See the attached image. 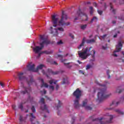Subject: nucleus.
Returning <instances> with one entry per match:
<instances>
[{
	"instance_id": "13d9d810",
	"label": "nucleus",
	"mask_w": 124,
	"mask_h": 124,
	"mask_svg": "<svg viewBox=\"0 0 124 124\" xmlns=\"http://www.w3.org/2000/svg\"><path fill=\"white\" fill-rule=\"evenodd\" d=\"M118 19H119V20H122V21H124V17H121V18L119 16V17H118Z\"/></svg>"
},
{
	"instance_id": "79ce46f5",
	"label": "nucleus",
	"mask_w": 124,
	"mask_h": 124,
	"mask_svg": "<svg viewBox=\"0 0 124 124\" xmlns=\"http://www.w3.org/2000/svg\"><path fill=\"white\" fill-rule=\"evenodd\" d=\"M98 13L99 14V15L101 16L102 15V13H103V11H100V10H98Z\"/></svg>"
},
{
	"instance_id": "e2e57ef3",
	"label": "nucleus",
	"mask_w": 124,
	"mask_h": 124,
	"mask_svg": "<svg viewBox=\"0 0 124 124\" xmlns=\"http://www.w3.org/2000/svg\"><path fill=\"white\" fill-rule=\"evenodd\" d=\"M112 24H116V21H115V20H113L112 21Z\"/></svg>"
},
{
	"instance_id": "b1692460",
	"label": "nucleus",
	"mask_w": 124,
	"mask_h": 124,
	"mask_svg": "<svg viewBox=\"0 0 124 124\" xmlns=\"http://www.w3.org/2000/svg\"><path fill=\"white\" fill-rule=\"evenodd\" d=\"M58 31H64V29H63V28L62 27H59L57 29H55V31L56 33L58 34Z\"/></svg>"
},
{
	"instance_id": "ddd939ff",
	"label": "nucleus",
	"mask_w": 124,
	"mask_h": 124,
	"mask_svg": "<svg viewBox=\"0 0 124 124\" xmlns=\"http://www.w3.org/2000/svg\"><path fill=\"white\" fill-rule=\"evenodd\" d=\"M87 103H88L87 100L83 101L82 105V107H85L86 110H92L93 109V108L91 107L90 106H87Z\"/></svg>"
},
{
	"instance_id": "423d86ee",
	"label": "nucleus",
	"mask_w": 124,
	"mask_h": 124,
	"mask_svg": "<svg viewBox=\"0 0 124 124\" xmlns=\"http://www.w3.org/2000/svg\"><path fill=\"white\" fill-rule=\"evenodd\" d=\"M44 35H41L40 36V38L42 40H43V41L42 43H40V46H42V47H43L44 48V44L46 45H49L50 44V41H49L47 38H45Z\"/></svg>"
},
{
	"instance_id": "4be33fe9",
	"label": "nucleus",
	"mask_w": 124,
	"mask_h": 124,
	"mask_svg": "<svg viewBox=\"0 0 124 124\" xmlns=\"http://www.w3.org/2000/svg\"><path fill=\"white\" fill-rule=\"evenodd\" d=\"M97 21H98V18H97L96 16H93L90 21V23L91 24H93V22H97Z\"/></svg>"
},
{
	"instance_id": "de8ad7c7",
	"label": "nucleus",
	"mask_w": 124,
	"mask_h": 124,
	"mask_svg": "<svg viewBox=\"0 0 124 124\" xmlns=\"http://www.w3.org/2000/svg\"><path fill=\"white\" fill-rule=\"evenodd\" d=\"M106 36H107V34H104L103 36H101V38H103V39H105V37H106Z\"/></svg>"
},
{
	"instance_id": "412c9836",
	"label": "nucleus",
	"mask_w": 124,
	"mask_h": 124,
	"mask_svg": "<svg viewBox=\"0 0 124 124\" xmlns=\"http://www.w3.org/2000/svg\"><path fill=\"white\" fill-rule=\"evenodd\" d=\"M43 67H45V66L43 64L39 65L36 68V72H38V70H39V69H42Z\"/></svg>"
},
{
	"instance_id": "c9c22d12",
	"label": "nucleus",
	"mask_w": 124,
	"mask_h": 124,
	"mask_svg": "<svg viewBox=\"0 0 124 124\" xmlns=\"http://www.w3.org/2000/svg\"><path fill=\"white\" fill-rule=\"evenodd\" d=\"M92 52H93V55H92V58L93 59V61H94V55L95 54V51L94 50H93Z\"/></svg>"
},
{
	"instance_id": "603ef678",
	"label": "nucleus",
	"mask_w": 124,
	"mask_h": 124,
	"mask_svg": "<svg viewBox=\"0 0 124 124\" xmlns=\"http://www.w3.org/2000/svg\"><path fill=\"white\" fill-rule=\"evenodd\" d=\"M75 120V117L72 118V124H74V121Z\"/></svg>"
},
{
	"instance_id": "2eb2a0df",
	"label": "nucleus",
	"mask_w": 124,
	"mask_h": 124,
	"mask_svg": "<svg viewBox=\"0 0 124 124\" xmlns=\"http://www.w3.org/2000/svg\"><path fill=\"white\" fill-rule=\"evenodd\" d=\"M39 81H41L42 82V84L41 85V88H43V87H45V88H48L49 87V85L47 83H45L44 82V79L42 78H39Z\"/></svg>"
},
{
	"instance_id": "09e8293b",
	"label": "nucleus",
	"mask_w": 124,
	"mask_h": 124,
	"mask_svg": "<svg viewBox=\"0 0 124 124\" xmlns=\"http://www.w3.org/2000/svg\"><path fill=\"white\" fill-rule=\"evenodd\" d=\"M104 6L105 9H106L107 8V4H106V3L105 2L104 3Z\"/></svg>"
},
{
	"instance_id": "37998d69",
	"label": "nucleus",
	"mask_w": 124,
	"mask_h": 124,
	"mask_svg": "<svg viewBox=\"0 0 124 124\" xmlns=\"http://www.w3.org/2000/svg\"><path fill=\"white\" fill-rule=\"evenodd\" d=\"M67 81V79H66L65 78H63L62 84H65L66 83Z\"/></svg>"
},
{
	"instance_id": "473e14b6",
	"label": "nucleus",
	"mask_w": 124,
	"mask_h": 124,
	"mask_svg": "<svg viewBox=\"0 0 124 124\" xmlns=\"http://www.w3.org/2000/svg\"><path fill=\"white\" fill-rule=\"evenodd\" d=\"M89 9L90 10V14H93V7L92 6L90 7Z\"/></svg>"
},
{
	"instance_id": "f8f14e48",
	"label": "nucleus",
	"mask_w": 124,
	"mask_h": 124,
	"mask_svg": "<svg viewBox=\"0 0 124 124\" xmlns=\"http://www.w3.org/2000/svg\"><path fill=\"white\" fill-rule=\"evenodd\" d=\"M34 66H35V65H34V64L31 65V63H30L29 65H27V68L29 71L36 72V69L34 68Z\"/></svg>"
},
{
	"instance_id": "bb28decb",
	"label": "nucleus",
	"mask_w": 124,
	"mask_h": 124,
	"mask_svg": "<svg viewBox=\"0 0 124 124\" xmlns=\"http://www.w3.org/2000/svg\"><path fill=\"white\" fill-rule=\"evenodd\" d=\"M25 103H21L20 104H19V105H18V108L19 109H20L21 110V111H23V109H24V107L23 105H24V104H25Z\"/></svg>"
},
{
	"instance_id": "f3484780",
	"label": "nucleus",
	"mask_w": 124,
	"mask_h": 124,
	"mask_svg": "<svg viewBox=\"0 0 124 124\" xmlns=\"http://www.w3.org/2000/svg\"><path fill=\"white\" fill-rule=\"evenodd\" d=\"M37 46L33 48L34 52H35V53H36V54H37V53H39V51H41V50L43 49L44 47H42V46Z\"/></svg>"
},
{
	"instance_id": "cd10ccee",
	"label": "nucleus",
	"mask_w": 124,
	"mask_h": 124,
	"mask_svg": "<svg viewBox=\"0 0 124 124\" xmlns=\"http://www.w3.org/2000/svg\"><path fill=\"white\" fill-rule=\"evenodd\" d=\"M87 26H88V25H87V24L81 25L80 26V29H81V30L84 31V30H86V29L87 28Z\"/></svg>"
},
{
	"instance_id": "2f4dec72",
	"label": "nucleus",
	"mask_w": 124,
	"mask_h": 124,
	"mask_svg": "<svg viewBox=\"0 0 124 124\" xmlns=\"http://www.w3.org/2000/svg\"><path fill=\"white\" fill-rule=\"evenodd\" d=\"M123 92V90L118 88L116 89L115 93H121Z\"/></svg>"
},
{
	"instance_id": "c85d7f7f",
	"label": "nucleus",
	"mask_w": 124,
	"mask_h": 124,
	"mask_svg": "<svg viewBox=\"0 0 124 124\" xmlns=\"http://www.w3.org/2000/svg\"><path fill=\"white\" fill-rule=\"evenodd\" d=\"M119 103H120V102H116L115 101H113L112 104L110 105V106H112V105H114L115 106H118Z\"/></svg>"
},
{
	"instance_id": "58836bf2",
	"label": "nucleus",
	"mask_w": 124,
	"mask_h": 124,
	"mask_svg": "<svg viewBox=\"0 0 124 124\" xmlns=\"http://www.w3.org/2000/svg\"><path fill=\"white\" fill-rule=\"evenodd\" d=\"M19 122L20 123H22V122H23V116H22V115H20L19 117Z\"/></svg>"
},
{
	"instance_id": "5fc2aeb1",
	"label": "nucleus",
	"mask_w": 124,
	"mask_h": 124,
	"mask_svg": "<svg viewBox=\"0 0 124 124\" xmlns=\"http://www.w3.org/2000/svg\"><path fill=\"white\" fill-rule=\"evenodd\" d=\"M12 108L13 109H14V110H16V106H15V105H13Z\"/></svg>"
},
{
	"instance_id": "7c9ffc66",
	"label": "nucleus",
	"mask_w": 124,
	"mask_h": 124,
	"mask_svg": "<svg viewBox=\"0 0 124 124\" xmlns=\"http://www.w3.org/2000/svg\"><path fill=\"white\" fill-rule=\"evenodd\" d=\"M62 102H61V101L58 100V105L57 106V109H59V108H61L62 107Z\"/></svg>"
},
{
	"instance_id": "49530a36",
	"label": "nucleus",
	"mask_w": 124,
	"mask_h": 124,
	"mask_svg": "<svg viewBox=\"0 0 124 124\" xmlns=\"http://www.w3.org/2000/svg\"><path fill=\"white\" fill-rule=\"evenodd\" d=\"M58 45H60V44H62V40L59 41L57 42Z\"/></svg>"
},
{
	"instance_id": "1a4fd4ad",
	"label": "nucleus",
	"mask_w": 124,
	"mask_h": 124,
	"mask_svg": "<svg viewBox=\"0 0 124 124\" xmlns=\"http://www.w3.org/2000/svg\"><path fill=\"white\" fill-rule=\"evenodd\" d=\"M73 95L76 97V99H80V97L82 95V92L79 88H78L73 93Z\"/></svg>"
},
{
	"instance_id": "393cba45",
	"label": "nucleus",
	"mask_w": 124,
	"mask_h": 124,
	"mask_svg": "<svg viewBox=\"0 0 124 124\" xmlns=\"http://www.w3.org/2000/svg\"><path fill=\"white\" fill-rule=\"evenodd\" d=\"M115 111L116 112V113H118V114H120V115H124V111H122L119 109H115Z\"/></svg>"
},
{
	"instance_id": "c756f323",
	"label": "nucleus",
	"mask_w": 124,
	"mask_h": 124,
	"mask_svg": "<svg viewBox=\"0 0 124 124\" xmlns=\"http://www.w3.org/2000/svg\"><path fill=\"white\" fill-rule=\"evenodd\" d=\"M42 53L44 54H46V55H49L50 54H52V53H53V51L46 50V51H43Z\"/></svg>"
},
{
	"instance_id": "6ab92c4d",
	"label": "nucleus",
	"mask_w": 124,
	"mask_h": 124,
	"mask_svg": "<svg viewBox=\"0 0 124 124\" xmlns=\"http://www.w3.org/2000/svg\"><path fill=\"white\" fill-rule=\"evenodd\" d=\"M86 41V38H83L82 39V41L81 44L78 47V49H81V48H82V47H84V45H85V42Z\"/></svg>"
},
{
	"instance_id": "f704fd0d",
	"label": "nucleus",
	"mask_w": 124,
	"mask_h": 124,
	"mask_svg": "<svg viewBox=\"0 0 124 124\" xmlns=\"http://www.w3.org/2000/svg\"><path fill=\"white\" fill-rule=\"evenodd\" d=\"M31 110L32 111V112H33V113H35V108H34V106H32V108H31Z\"/></svg>"
},
{
	"instance_id": "39448f33",
	"label": "nucleus",
	"mask_w": 124,
	"mask_h": 124,
	"mask_svg": "<svg viewBox=\"0 0 124 124\" xmlns=\"http://www.w3.org/2000/svg\"><path fill=\"white\" fill-rule=\"evenodd\" d=\"M42 73L47 78L49 77V75H57V74H59L58 71L53 72L51 69H48L46 72L44 70H42Z\"/></svg>"
},
{
	"instance_id": "4d7b16f0",
	"label": "nucleus",
	"mask_w": 124,
	"mask_h": 124,
	"mask_svg": "<svg viewBox=\"0 0 124 124\" xmlns=\"http://www.w3.org/2000/svg\"><path fill=\"white\" fill-rule=\"evenodd\" d=\"M58 80H55V81H53V83L54 84V85H58V84H57V83L58 82Z\"/></svg>"
},
{
	"instance_id": "72a5a7b5",
	"label": "nucleus",
	"mask_w": 124,
	"mask_h": 124,
	"mask_svg": "<svg viewBox=\"0 0 124 124\" xmlns=\"http://www.w3.org/2000/svg\"><path fill=\"white\" fill-rule=\"evenodd\" d=\"M109 73H110V70H107V75L108 76V79H110V78H111V76H110Z\"/></svg>"
},
{
	"instance_id": "774afa93",
	"label": "nucleus",
	"mask_w": 124,
	"mask_h": 124,
	"mask_svg": "<svg viewBox=\"0 0 124 124\" xmlns=\"http://www.w3.org/2000/svg\"><path fill=\"white\" fill-rule=\"evenodd\" d=\"M87 4H91V2L90 1L87 2Z\"/></svg>"
},
{
	"instance_id": "338daca9",
	"label": "nucleus",
	"mask_w": 124,
	"mask_h": 124,
	"mask_svg": "<svg viewBox=\"0 0 124 124\" xmlns=\"http://www.w3.org/2000/svg\"><path fill=\"white\" fill-rule=\"evenodd\" d=\"M117 34H115V35L113 36V37L116 38V37H117Z\"/></svg>"
},
{
	"instance_id": "e433bc0d",
	"label": "nucleus",
	"mask_w": 124,
	"mask_h": 124,
	"mask_svg": "<svg viewBox=\"0 0 124 124\" xmlns=\"http://www.w3.org/2000/svg\"><path fill=\"white\" fill-rule=\"evenodd\" d=\"M90 68H92V65H87L86 66V69L87 70H88V69H90Z\"/></svg>"
},
{
	"instance_id": "9d476101",
	"label": "nucleus",
	"mask_w": 124,
	"mask_h": 124,
	"mask_svg": "<svg viewBox=\"0 0 124 124\" xmlns=\"http://www.w3.org/2000/svg\"><path fill=\"white\" fill-rule=\"evenodd\" d=\"M41 104V109L42 111H44V110H46L47 113H49V110L47 109V106L45 105V101H44V98H42L40 100Z\"/></svg>"
},
{
	"instance_id": "f03ea898",
	"label": "nucleus",
	"mask_w": 124,
	"mask_h": 124,
	"mask_svg": "<svg viewBox=\"0 0 124 124\" xmlns=\"http://www.w3.org/2000/svg\"><path fill=\"white\" fill-rule=\"evenodd\" d=\"M92 48H93L92 46L89 47V48L86 47L83 49L82 51H78L79 57L81 58V59H82V60H86L89 56L92 55V51L91 52V49H92Z\"/></svg>"
},
{
	"instance_id": "bf43d9fd",
	"label": "nucleus",
	"mask_w": 124,
	"mask_h": 124,
	"mask_svg": "<svg viewBox=\"0 0 124 124\" xmlns=\"http://www.w3.org/2000/svg\"><path fill=\"white\" fill-rule=\"evenodd\" d=\"M53 64H55V65H58V63L56 61H54Z\"/></svg>"
},
{
	"instance_id": "0eeeda50",
	"label": "nucleus",
	"mask_w": 124,
	"mask_h": 124,
	"mask_svg": "<svg viewBox=\"0 0 124 124\" xmlns=\"http://www.w3.org/2000/svg\"><path fill=\"white\" fill-rule=\"evenodd\" d=\"M122 48H123V42L122 41H120L119 42L118 45L116 46V49L114 51L113 56H114V57H118V55L115 54V53H117V52H120V51L122 50Z\"/></svg>"
},
{
	"instance_id": "aec40b11",
	"label": "nucleus",
	"mask_w": 124,
	"mask_h": 124,
	"mask_svg": "<svg viewBox=\"0 0 124 124\" xmlns=\"http://www.w3.org/2000/svg\"><path fill=\"white\" fill-rule=\"evenodd\" d=\"M70 63H72V62H67V63L64 62L63 64L65 67H67V68H69V69H70V68L72 67V65H69L70 64Z\"/></svg>"
},
{
	"instance_id": "864d4df0",
	"label": "nucleus",
	"mask_w": 124,
	"mask_h": 124,
	"mask_svg": "<svg viewBox=\"0 0 124 124\" xmlns=\"http://www.w3.org/2000/svg\"><path fill=\"white\" fill-rule=\"evenodd\" d=\"M45 97L46 98V100H49V101H51V99L49 98L48 96H46Z\"/></svg>"
},
{
	"instance_id": "69168bd1",
	"label": "nucleus",
	"mask_w": 124,
	"mask_h": 124,
	"mask_svg": "<svg viewBox=\"0 0 124 124\" xmlns=\"http://www.w3.org/2000/svg\"><path fill=\"white\" fill-rule=\"evenodd\" d=\"M102 48H103V50H105V49H106V47H105L104 46H103Z\"/></svg>"
},
{
	"instance_id": "a211bd4d",
	"label": "nucleus",
	"mask_w": 124,
	"mask_h": 124,
	"mask_svg": "<svg viewBox=\"0 0 124 124\" xmlns=\"http://www.w3.org/2000/svg\"><path fill=\"white\" fill-rule=\"evenodd\" d=\"M80 99H77L76 100H75L74 101V106H75V108H76V109H78V108H79V107H80V105H79V100Z\"/></svg>"
},
{
	"instance_id": "052dcab7",
	"label": "nucleus",
	"mask_w": 124,
	"mask_h": 124,
	"mask_svg": "<svg viewBox=\"0 0 124 124\" xmlns=\"http://www.w3.org/2000/svg\"><path fill=\"white\" fill-rule=\"evenodd\" d=\"M79 73H81V74L84 75V72L82 70H79Z\"/></svg>"
},
{
	"instance_id": "a878e982",
	"label": "nucleus",
	"mask_w": 124,
	"mask_h": 124,
	"mask_svg": "<svg viewBox=\"0 0 124 124\" xmlns=\"http://www.w3.org/2000/svg\"><path fill=\"white\" fill-rule=\"evenodd\" d=\"M93 42H95V41L94 39H88L86 40V43H87L88 44L90 43H93Z\"/></svg>"
},
{
	"instance_id": "dca6fc26",
	"label": "nucleus",
	"mask_w": 124,
	"mask_h": 124,
	"mask_svg": "<svg viewBox=\"0 0 124 124\" xmlns=\"http://www.w3.org/2000/svg\"><path fill=\"white\" fill-rule=\"evenodd\" d=\"M25 91H21V94H26V93H30L31 92V88L29 87L28 88H25Z\"/></svg>"
},
{
	"instance_id": "a18cd8bd",
	"label": "nucleus",
	"mask_w": 124,
	"mask_h": 124,
	"mask_svg": "<svg viewBox=\"0 0 124 124\" xmlns=\"http://www.w3.org/2000/svg\"><path fill=\"white\" fill-rule=\"evenodd\" d=\"M49 83L50 85H52L54 83V79H51L49 81Z\"/></svg>"
},
{
	"instance_id": "ea45409f",
	"label": "nucleus",
	"mask_w": 124,
	"mask_h": 124,
	"mask_svg": "<svg viewBox=\"0 0 124 124\" xmlns=\"http://www.w3.org/2000/svg\"><path fill=\"white\" fill-rule=\"evenodd\" d=\"M50 90H52V91H54L55 90V87L53 86H49V87Z\"/></svg>"
},
{
	"instance_id": "0e129e2a",
	"label": "nucleus",
	"mask_w": 124,
	"mask_h": 124,
	"mask_svg": "<svg viewBox=\"0 0 124 124\" xmlns=\"http://www.w3.org/2000/svg\"><path fill=\"white\" fill-rule=\"evenodd\" d=\"M47 93V91H46V90H44V93L46 94V93Z\"/></svg>"
},
{
	"instance_id": "680f3d73",
	"label": "nucleus",
	"mask_w": 124,
	"mask_h": 124,
	"mask_svg": "<svg viewBox=\"0 0 124 124\" xmlns=\"http://www.w3.org/2000/svg\"><path fill=\"white\" fill-rule=\"evenodd\" d=\"M67 56H68V53H67V54H66L65 55H64L63 56V57H64V58H65L66 57H67Z\"/></svg>"
},
{
	"instance_id": "c03bdc74",
	"label": "nucleus",
	"mask_w": 124,
	"mask_h": 124,
	"mask_svg": "<svg viewBox=\"0 0 124 124\" xmlns=\"http://www.w3.org/2000/svg\"><path fill=\"white\" fill-rule=\"evenodd\" d=\"M60 61L61 62H66L67 61V59H60Z\"/></svg>"
},
{
	"instance_id": "f257e3e1",
	"label": "nucleus",
	"mask_w": 124,
	"mask_h": 124,
	"mask_svg": "<svg viewBox=\"0 0 124 124\" xmlns=\"http://www.w3.org/2000/svg\"><path fill=\"white\" fill-rule=\"evenodd\" d=\"M95 83L97 85H99L101 86V89H99V92L97 93V100L99 102H101L103 101L105 98L109 97L111 95V93L108 94H106V85H100L98 81H96Z\"/></svg>"
},
{
	"instance_id": "6e6552de",
	"label": "nucleus",
	"mask_w": 124,
	"mask_h": 124,
	"mask_svg": "<svg viewBox=\"0 0 124 124\" xmlns=\"http://www.w3.org/2000/svg\"><path fill=\"white\" fill-rule=\"evenodd\" d=\"M29 116L30 118V122H31V124H39V122L36 120L35 116L33 115V113H30Z\"/></svg>"
},
{
	"instance_id": "3c124183",
	"label": "nucleus",
	"mask_w": 124,
	"mask_h": 124,
	"mask_svg": "<svg viewBox=\"0 0 124 124\" xmlns=\"http://www.w3.org/2000/svg\"><path fill=\"white\" fill-rule=\"evenodd\" d=\"M93 5L95 7H97V4L96 2H95L93 3Z\"/></svg>"
},
{
	"instance_id": "9b49d317",
	"label": "nucleus",
	"mask_w": 124,
	"mask_h": 124,
	"mask_svg": "<svg viewBox=\"0 0 124 124\" xmlns=\"http://www.w3.org/2000/svg\"><path fill=\"white\" fill-rule=\"evenodd\" d=\"M58 20H59V19L56 17L55 15L52 16V21L53 27H57V26H58Z\"/></svg>"
},
{
	"instance_id": "8fccbe9b",
	"label": "nucleus",
	"mask_w": 124,
	"mask_h": 124,
	"mask_svg": "<svg viewBox=\"0 0 124 124\" xmlns=\"http://www.w3.org/2000/svg\"><path fill=\"white\" fill-rule=\"evenodd\" d=\"M59 88H60V86H59V84H56V91H58V90H59Z\"/></svg>"
},
{
	"instance_id": "5701e85b",
	"label": "nucleus",
	"mask_w": 124,
	"mask_h": 124,
	"mask_svg": "<svg viewBox=\"0 0 124 124\" xmlns=\"http://www.w3.org/2000/svg\"><path fill=\"white\" fill-rule=\"evenodd\" d=\"M109 5L110 6V10L113 13V14H116V10L114 9L113 7V5H112V3H109Z\"/></svg>"
},
{
	"instance_id": "4c0bfd02",
	"label": "nucleus",
	"mask_w": 124,
	"mask_h": 124,
	"mask_svg": "<svg viewBox=\"0 0 124 124\" xmlns=\"http://www.w3.org/2000/svg\"><path fill=\"white\" fill-rule=\"evenodd\" d=\"M58 57L60 58V60H62L63 58V55H62L61 54L58 55Z\"/></svg>"
},
{
	"instance_id": "4468645a",
	"label": "nucleus",
	"mask_w": 124,
	"mask_h": 124,
	"mask_svg": "<svg viewBox=\"0 0 124 124\" xmlns=\"http://www.w3.org/2000/svg\"><path fill=\"white\" fill-rule=\"evenodd\" d=\"M78 16H80V17L81 16H85V17H86V19H85V21H88V20L89 19L88 17V15H87V14L81 12V9H78Z\"/></svg>"
},
{
	"instance_id": "6e6d98bb",
	"label": "nucleus",
	"mask_w": 124,
	"mask_h": 124,
	"mask_svg": "<svg viewBox=\"0 0 124 124\" xmlns=\"http://www.w3.org/2000/svg\"><path fill=\"white\" fill-rule=\"evenodd\" d=\"M0 86H2V88H3V87H4V84H3V83H2V82H0Z\"/></svg>"
},
{
	"instance_id": "20e7f679",
	"label": "nucleus",
	"mask_w": 124,
	"mask_h": 124,
	"mask_svg": "<svg viewBox=\"0 0 124 124\" xmlns=\"http://www.w3.org/2000/svg\"><path fill=\"white\" fill-rule=\"evenodd\" d=\"M68 18L67 15H66V14H64V12L62 11L61 19L58 23V26H60V27H63L64 28V26H69L70 25V23H69V22H65V21H66Z\"/></svg>"
},
{
	"instance_id": "a19ab883",
	"label": "nucleus",
	"mask_w": 124,
	"mask_h": 124,
	"mask_svg": "<svg viewBox=\"0 0 124 124\" xmlns=\"http://www.w3.org/2000/svg\"><path fill=\"white\" fill-rule=\"evenodd\" d=\"M69 35L70 36V37H71V38H72V39H74V35H73L72 33H70Z\"/></svg>"
},
{
	"instance_id": "7ed1b4c3",
	"label": "nucleus",
	"mask_w": 124,
	"mask_h": 124,
	"mask_svg": "<svg viewBox=\"0 0 124 124\" xmlns=\"http://www.w3.org/2000/svg\"><path fill=\"white\" fill-rule=\"evenodd\" d=\"M17 77L19 80V81H25L26 80L28 83V84L30 86V85H31L33 83H34V80H33V78L32 76H30V80H28V78H26V77L24 75L23 72H18L17 73Z\"/></svg>"
}]
</instances>
